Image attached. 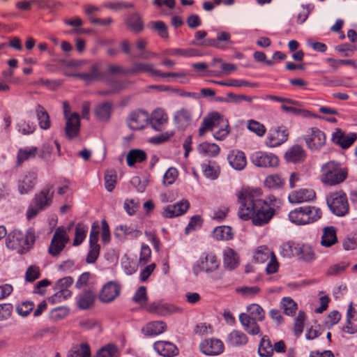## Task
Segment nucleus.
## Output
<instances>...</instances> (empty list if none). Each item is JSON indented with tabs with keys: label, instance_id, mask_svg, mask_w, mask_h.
Wrapping results in <instances>:
<instances>
[{
	"label": "nucleus",
	"instance_id": "864d4df0",
	"mask_svg": "<svg viewBox=\"0 0 357 357\" xmlns=\"http://www.w3.org/2000/svg\"><path fill=\"white\" fill-rule=\"evenodd\" d=\"M128 29L135 32H139L143 29V22L138 14H133L126 20Z\"/></svg>",
	"mask_w": 357,
	"mask_h": 357
},
{
	"label": "nucleus",
	"instance_id": "6e6d98bb",
	"mask_svg": "<svg viewBox=\"0 0 357 357\" xmlns=\"http://www.w3.org/2000/svg\"><path fill=\"white\" fill-rule=\"evenodd\" d=\"M202 170L204 175L211 179L217 178L220 174L219 167L215 162H208L204 164Z\"/></svg>",
	"mask_w": 357,
	"mask_h": 357
},
{
	"label": "nucleus",
	"instance_id": "aec40b11",
	"mask_svg": "<svg viewBox=\"0 0 357 357\" xmlns=\"http://www.w3.org/2000/svg\"><path fill=\"white\" fill-rule=\"evenodd\" d=\"M80 130V119L77 113H72L66 119L65 132L68 139L78 136Z\"/></svg>",
	"mask_w": 357,
	"mask_h": 357
},
{
	"label": "nucleus",
	"instance_id": "0e129e2a",
	"mask_svg": "<svg viewBox=\"0 0 357 357\" xmlns=\"http://www.w3.org/2000/svg\"><path fill=\"white\" fill-rule=\"evenodd\" d=\"M178 175V170L174 167L169 168L165 172L163 177V183L165 185L173 184L176 180Z\"/></svg>",
	"mask_w": 357,
	"mask_h": 357
},
{
	"label": "nucleus",
	"instance_id": "ddd939ff",
	"mask_svg": "<svg viewBox=\"0 0 357 357\" xmlns=\"http://www.w3.org/2000/svg\"><path fill=\"white\" fill-rule=\"evenodd\" d=\"M149 121L153 130L162 131L168 123L169 116L165 109L157 107L149 115Z\"/></svg>",
	"mask_w": 357,
	"mask_h": 357
},
{
	"label": "nucleus",
	"instance_id": "7c9ffc66",
	"mask_svg": "<svg viewBox=\"0 0 357 357\" xmlns=\"http://www.w3.org/2000/svg\"><path fill=\"white\" fill-rule=\"evenodd\" d=\"M223 264L226 268L233 270L239 264V256L231 248H226L223 251Z\"/></svg>",
	"mask_w": 357,
	"mask_h": 357
},
{
	"label": "nucleus",
	"instance_id": "dca6fc26",
	"mask_svg": "<svg viewBox=\"0 0 357 357\" xmlns=\"http://www.w3.org/2000/svg\"><path fill=\"white\" fill-rule=\"evenodd\" d=\"M315 199L316 192L311 188H301L294 190L288 196V200L291 204L309 202Z\"/></svg>",
	"mask_w": 357,
	"mask_h": 357
},
{
	"label": "nucleus",
	"instance_id": "bb28decb",
	"mask_svg": "<svg viewBox=\"0 0 357 357\" xmlns=\"http://www.w3.org/2000/svg\"><path fill=\"white\" fill-rule=\"evenodd\" d=\"M173 120L178 129L184 130L191 123V112L190 110L185 108L180 109L175 112Z\"/></svg>",
	"mask_w": 357,
	"mask_h": 357
},
{
	"label": "nucleus",
	"instance_id": "1a4fd4ad",
	"mask_svg": "<svg viewBox=\"0 0 357 357\" xmlns=\"http://www.w3.org/2000/svg\"><path fill=\"white\" fill-rule=\"evenodd\" d=\"M69 238L66 231L61 227L56 229L49 248V252L52 256L58 255L64 248Z\"/></svg>",
	"mask_w": 357,
	"mask_h": 357
},
{
	"label": "nucleus",
	"instance_id": "69168bd1",
	"mask_svg": "<svg viewBox=\"0 0 357 357\" xmlns=\"http://www.w3.org/2000/svg\"><path fill=\"white\" fill-rule=\"evenodd\" d=\"M348 265L344 262L331 265L326 271V275L328 276H335L342 273Z\"/></svg>",
	"mask_w": 357,
	"mask_h": 357
},
{
	"label": "nucleus",
	"instance_id": "4d7b16f0",
	"mask_svg": "<svg viewBox=\"0 0 357 357\" xmlns=\"http://www.w3.org/2000/svg\"><path fill=\"white\" fill-rule=\"evenodd\" d=\"M162 54L165 56H183L186 57L195 56L197 55L195 50L169 49L164 50Z\"/></svg>",
	"mask_w": 357,
	"mask_h": 357
},
{
	"label": "nucleus",
	"instance_id": "20e7f679",
	"mask_svg": "<svg viewBox=\"0 0 357 357\" xmlns=\"http://www.w3.org/2000/svg\"><path fill=\"white\" fill-rule=\"evenodd\" d=\"M322 216L321 209L315 206H305L296 208L289 213V220L297 225L313 223Z\"/></svg>",
	"mask_w": 357,
	"mask_h": 357
},
{
	"label": "nucleus",
	"instance_id": "49530a36",
	"mask_svg": "<svg viewBox=\"0 0 357 357\" xmlns=\"http://www.w3.org/2000/svg\"><path fill=\"white\" fill-rule=\"evenodd\" d=\"M231 35L226 31L219 32L217 38L213 40L212 45L218 48L225 49L228 47V45L231 44L230 41Z\"/></svg>",
	"mask_w": 357,
	"mask_h": 357
},
{
	"label": "nucleus",
	"instance_id": "72a5a7b5",
	"mask_svg": "<svg viewBox=\"0 0 357 357\" xmlns=\"http://www.w3.org/2000/svg\"><path fill=\"white\" fill-rule=\"evenodd\" d=\"M306 156L305 150L298 145H294L291 147L284 155L287 161L291 162H298L303 161Z\"/></svg>",
	"mask_w": 357,
	"mask_h": 357
},
{
	"label": "nucleus",
	"instance_id": "603ef678",
	"mask_svg": "<svg viewBox=\"0 0 357 357\" xmlns=\"http://www.w3.org/2000/svg\"><path fill=\"white\" fill-rule=\"evenodd\" d=\"M118 348L114 344H107L100 349L95 357H119Z\"/></svg>",
	"mask_w": 357,
	"mask_h": 357
},
{
	"label": "nucleus",
	"instance_id": "052dcab7",
	"mask_svg": "<svg viewBox=\"0 0 357 357\" xmlns=\"http://www.w3.org/2000/svg\"><path fill=\"white\" fill-rule=\"evenodd\" d=\"M247 128L259 137L264 136L266 132V128L262 123L253 119L248 121Z\"/></svg>",
	"mask_w": 357,
	"mask_h": 357
},
{
	"label": "nucleus",
	"instance_id": "4be33fe9",
	"mask_svg": "<svg viewBox=\"0 0 357 357\" xmlns=\"http://www.w3.org/2000/svg\"><path fill=\"white\" fill-rule=\"evenodd\" d=\"M37 174L34 172H26L18 181V190L20 194H27L31 191L36 183Z\"/></svg>",
	"mask_w": 357,
	"mask_h": 357
},
{
	"label": "nucleus",
	"instance_id": "4c0bfd02",
	"mask_svg": "<svg viewBox=\"0 0 357 357\" xmlns=\"http://www.w3.org/2000/svg\"><path fill=\"white\" fill-rule=\"evenodd\" d=\"M38 149L35 146L20 149L17 154V166H21L24 162L35 158Z\"/></svg>",
	"mask_w": 357,
	"mask_h": 357
},
{
	"label": "nucleus",
	"instance_id": "338daca9",
	"mask_svg": "<svg viewBox=\"0 0 357 357\" xmlns=\"http://www.w3.org/2000/svg\"><path fill=\"white\" fill-rule=\"evenodd\" d=\"M300 258L305 261H311L315 259L316 255L311 247L303 245L300 250Z\"/></svg>",
	"mask_w": 357,
	"mask_h": 357
},
{
	"label": "nucleus",
	"instance_id": "2f4dec72",
	"mask_svg": "<svg viewBox=\"0 0 357 357\" xmlns=\"http://www.w3.org/2000/svg\"><path fill=\"white\" fill-rule=\"evenodd\" d=\"M345 333L354 334L357 332V312L351 303L347 311V322L343 328Z\"/></svg>",
	"mask_w": 357,
	"mask_h": 357
},
{
	"label": "nucleus",
	"instance_id": "f8f14e48",
	"mask_svg": "<svg viewBox=\"0 0 357 357\" xmlns=\"http://www.w3.org/2000/svg\"><path fill=\"white\" fill-rule=\"evenodd\" d=\"M190 204L188 199H183L174 204H169L165 206L162 215L165 218H174L184 215L190 208Z\"/></svg>",
	"mask_w": 357,
	"mask_h": 357
},
{
	"label": "nucleus",
	"instance_id": "bf43d9fd",
	"mask_svg": "<svg viewBox=\"0 0 357 357\" xmlns=\"http://www.w3.org/2000/svg\"><path fill=\"white\" fill-rule=\"evenodd\" d=\"M140 231L135 229L132 226L120 225L116 228L115 236L117 237H124L129 235L137 236Z\"/></svg>",
	"mask_w": 357,
	"mask_h": 357
},
{
	"label": "nucleus",
	"instance_id": "4468645a",
	"mask_svg": "<svg viewBox=\"0 0 357 357\" xmlns=\"http://www.w3.org/2000/svg\"><path fill=\"white\" fill-rule=\"evenodd\" d=\"M199 349L206 355L218 356L224 351L225 346L219 339L208 338L200 342Z\"/></svg>",
	"mask_w": 357,
	"mask_h": 357
},
{
	"label": "nucleus",
	"instance_id": "8fccbe9b",
	"mask_svg": "<svg viewBox=\"0 0 357 357\" xmlns=\"http://www.w3.org/2000/svg\"><path fill=\"white\" fill-rule=\"evenodd\" d=\"M88 227L83 223H78L75 227V238L73 241V245L77 246L80 245L86 236Z\"/></svg>",
	"mask_w": 357,
	"mask_h": 357
},
{
	"label": "nucleus",
	"instance_id": "f03ea898",
	"mask_svg": "<svg viewBox=\"0 0 357 357\" xmlns=\"http://www.w3.org/2000/svg\"><path fill=\"white\" fill-rule=\"evenodd\" d=\"M36 232L33 227H29L24 234L20 230L10 232L6 238V247L20 255L27 253L33 246L36 240Z\"/></svg>",
	"mask_w": 357,
	"mask_h": 357
},
{
	"label": "nucleus",
	"instance_id": "a18cd8bd",
	"mask_svg": "<svg viewBox=\"0 0 357 357\" xmlns=\"http://www.w3.org/2000/svg\"><path fill=\"white\" fill-rule=\"evenodd\" d=\"M258 353L261 357H271L273 354V347L271 342L266 336L261 338Z\"/></svg>",
	"mask_w": 357,
	"mask_h": 357
},
{
	"label": "nucleus",
	"instance_id": "2eb2a0df",
	"mask_svg": "<svg viewBox=\"0 0 357 357\" xmlns=\"http://www.w3.org/2000/svg\"><path fill=\"white\" fill-rule=\"evenodd\" d=\"M129 73L132 74L146 73L151 77L162 78L163 72L158 69L154 63L135 62L132 63L131 68L129 70Z\"/></svg>",
	"mask_w": 357,
	"mask_h": 357
},
{
	"label": "nucleus",
	"instance_id": "5fc2aeb1",
	"mask_svg": "<svg viewBox=\"0 0 357 357\" xmlns=\"http://www.w3.org/2000/svg\"><path fill=\"white\" fill-rule=\"evenodd\" d=\"M132 301L139 305L142 308H144L148 301L146 288L144 286H141L138 288L132 297Z\"/></svg>",
	"mask_w": 357,
	"mask_h": 357
},
{
	"label": "nucleus",
	"instance_id": "e433bc0d",
	"mask_svg": "<svg viewBox=\"0 0 357 357\" xmlns=\"http://www.w3.org/2000/svg\"><path fill=\"white\" fill-rule=\"evenodd\" d=\"M229 127L228 121L220 114V119L215 126L218 130L214 132V138L217 140H224L229 133Z\"/></svg>",
	"mask_w": 357,
	"mask_h": 357
},
{
	"label": "nucleus",
	"instance_id": "a211bd4d",
	"mask_svg": "<svg viewBox=\"0 0 357 357\" xmlns=\"http://www.w3.org/2000/svg\"><path fill=\"white\" fill-rule=\"evenodd\" d=\"M149 121V114L144 110H137L131 112L128 117V126L132 130L144 128Z\"/></svg>",
	"mask_w": 357,
	"mask_h": 357
},
{
	"label": "nucleus",
	"instance_id": "f3484780",
	"mask_svg": "<svg viewBox=\"0 0 357 357\" xmlns=\"http://www.w3.org/2000/svg\"><path fill=\"white\" fill-rule=\"evenodd\" d=\"M121 287L116 282H109L103 286L99 294V298L104 303H109L117 298L121 292Z\"/></svg>",
	"mask_w": 357,
	"mask_h": 357
},
{
	"label": "nucleus",
	"instance_id": "09e8293b",
	"mask_svg": "<svg viewBox=\"0 0 357 357\" xmlns=\"http://www.w3.org/2000/svg\"><path fill=\"white\" fill-rule=\"evenodd\" d=\"M94 298V294L91 291H84L79 296L77 301L78 307L83 310L89 308L93 305Z\"/></svg>",
	"mask_w": 357,
	"mask_h": 357
},
{
	"label": "nucleus",
	"instance_id": "39448f33",
	"mask_svg": "<svg viewBox=\"0 0 357 357\" xmlns=\"http://www.w3.org/2000/svg\"><path fill=\"white\" fill-rule=\"evenodd\" d=\"M327 204L331 211L337 216H344L349 213V204L343 190L331 192L327 197Z\"/></svg>",
	"mask_w": 357,
	"mask_h": 357
},
{
	"label": "nucleus",
	"instance_id": "3c124183",
	"mask_svg": "<svg viewBox=\"0 0 357 357\" xmlns=\"http://www.w3.org/2000/svg\"><path fill=\"white\" fill-rule=\"evenodd\" d=\"M190 73L185 71L162 73V78H173L181 84H186L190 82L188 76Z\"/></svg>",
	"mask_w": 357,
	"mask_h": 357
},
{
	"label": "nucleus",
	"instance_id": "c85d7f7f",
	"mask_svg": "<svg viewBox=\"0 0 357 357\" xmlns=\"http://www.w3.org/2000/svg\"><path fill=\"white\" fill-rule=\"evenodd\" d=\"M220 119V114L218 112H213L206 116L199 128V135L202 137L209 131L213 130Z\"/></svg>",
	"mask_w": 357,
	"mask_h": 357
},
{
	"label": "nucleus",
	"instance_id": "58836bf2",
	"mask_svg": "<svg viewBox=\"0 0 357 357\" xmlns=\"http://www.w3.org/2000/svg\"><path fill=\"white\" fill-rule=\"evenodd\" d=\"M36 114L40 128L43 130L49 129L51 126V121L46 109L42 105H37L36 107Z\"/></svg>",
	"mask_w": 357,
	"mask_h": 357
},
{
	"label": "nucleus",
	"instance_id": "6ab92c4d",
	"mask_svg": "<svg viewBox=\"0 0 357 357\" xmlns=\"http://www.w3.org/2000/svg\"><path fill=\"white\" fill-rule=\"evenodd\" d=\"M53 195V186L47 185L40 192L36 194L33 203L43 210L52 203Z\"/></svg>",
	"mask_w": 357,
	"mask_h": 357
},
{
	"label": "nucleus",
	"instance_id": "7ed1b4c3",
	"mask_svg": "<svg viewBox=\"0 0 357 357\" xmlns=\"http://www.w3.org/2000/svg\"><path fill=\"white\" fill-rule=\"evenodd\" d=\"M321 181L328 185H338L346 180L348 169L338 162L330 161L321 167Z\"/></svg>",
	"mask_w": 357,
	"mask_h": 357
},
{
	"label": "nucleus",
	"instance_id": "774afa93",
	"mask_svg": "<svg viewBox=\"0 0 357 357\" xmlns=\"http://www.w3.org/2000/svg\"><path fill=\"white\" fill-rule=\"evenodd\" d=\"M36 130V125L31 121H23L18 124V130L23 135L32 134Z\"/></svg>",
	"mask_w": 357,
	"mask_h": 357
},
{
	"label": "nucleus",
	"instance_id": "0eeeda50",
	"mask_svg": "<svg viewBox=\"0 0 357 357\" xmlns=\"http://www.w3.org/2000/svg\"><path fill=\"white\" fill-rule=\"evenodd\" d=\"M250 160L254 165L263 168L277 167L280 162L277 155L264 151L254 153L251 155Z\"/></svg>",
	"mask_w": 357,
	"mask_h": 357
},
{
	"label": "nucleus",
	"instance_id": "412c9836",
	"mask_svg": "<svg viewBox=\"0 0 357 357\" xmlns=\"http://www.w3.org/2000/svg\"><path fill=\"white\" fill-rule=\"evenodd\" d=\"M229 165L236 170H243L247 165L246 156L242 151L234 149L227 155Z\"/></svg>",
	"mask_w": 357,
	"mask_h": 357
},
{
	"label": "nucleus",
	"instance_id": "9b49d317",
	"mask_svg": "<svg viewBox=\"0 0 357 357\" xmlns=\"http://www.w3.org/2000/svg\"><path fill=\"white\" fill-rule=\"evenodd\" d=\"M288 137V130L284 126H279L269 131L265 144L271 148L277 147L285 142Z\"/></svg>",
	"mask_w": 357,
	"mask_h": 357
},
{
	"label": "nucleus",
	"instance_id": "680f3d73",
	"mask_svg": "<svg viewBox=\"0 0 357 357\" xmlns=\"http://www.w3.org/2000/svg\"><path fill=\"white\" fill-rule=\"evenodd\" d=\"M306 315L303 312H299L298 316L294 319V333L296 336L300 335L303 331L305 325Z\"/></svg>",
	"mask_w": 357,
	"mask_h": 357
},
{
	"label": "nucleus",
	"instance_id": "a19ab883",
	"mask_svg": "<svg viewBox=\"0 0 357 357\" xmlns=\"http://www.w3.org/2000/svg\"><path fill=\"white\" fill-rule=\"evenodd\" d=\"M285 184V179L278 174L267 176L264 181V185L269 189L282 188Z\"/></svg>",
	"mask_w": 357,
	"mask_h": 357
},
{
	"label": "nucleus",
	"instance_id": "c756f323",
	"mask_svg": "<svg viewBox=\"0 0 357 357\" xmlns=\"http://www.w3.org/2000/svg\"><path fill=\"white\" fill-rule=\"evenodd\" d=\"M144 309L151 314L159 316H165L172 312L170 306L168 304L160 301L146 304Z\"/></svg>",
	"mask_w": 357,
	"mask_h": 357
},
{
	"label": "nucleus",
	"instance_id": "e2e57ef3",
	"mask_svg": "<svg viewBox=\"0 0 357 357\" xmlns=\"http://www.w3.org/2000/svg\"><path fill=\"white\" fill-rule=\"evenodd\" d=\"M281 304L284 313L287 315H293L297 310V304L290 298H284Z\"/></svg>",
	"mask_w": 357,
	"mask_h": 357
},
{
	"label": "nucleus",
	"instance_id": "423d86ee",
	"mask_svg": "<svg viewBox=\"0 0 357 357\" xmlns=\"http://www.w3.org/2000/svg\"><path fill=\"white\" fill-rule=\"evenodd\" d=\"M303 140L309 150L319 151L326 144V135L319 128L312 127L307 130Z\"/></svg>",
	"mask_w": 357,
	"mask_h": 357
},
{
	"label": "nucleus",
	"instance_id": "b1692460",
	"mask_svg": "<svg viewBox=\"0 0 357 357\" xmlns=\"http://www.w3.org/2000/svg\"><path fill=\"white\" fill-rule=\"evenodd\" d=\"M167 324L162 321H153L146 323L142 328L145 336H156L163 333L167 330Z\"/></svg>",
	"mask_w": 357,
	"mask_h": 357
},
{
	"label": "nucleus",
	"instance_id": "37998d69",
	"mask_svg": "<svg viewBox=\"0 0 357 357\" xmlns=\"http://www.w3.org/2000/svg\"><path fill=\"white\" fill-rule=\"evenodd\" d=\"M274 255V252L267 246L260 245L254 252L253 258L257 263H264Z\"/></svg>",
	"mask_w": 357,
	"mask_h": 357
},
{
	"label": "nucleus",
	"instance_id": "a878e982",
	"mask_svg": "<svg viewBox=\"0 0 357 357\" xmlns=\"http://www.w3.org/2000/svg\"><path fill=\"white\" fill-rule=\"evenodd\" d=\"M154 349L161 356L172 357L178 354L176 346L168 341H157L153 345Z\"/></svg>",
	"mask_w": 357,
	"mask_h": 357
},
{
	"label": "nucleus",
	"instance_id": "79ce46f5",
	"mask_svg": "<svg viewBox=\"0 0 357 357\" xmlns=\"http://www.w3.org/2000/svg\"><path fill=\"white\" fill-rule=\"evenodd\" d=\"M199 153L208 157H215L220 151V146L215 143L203 142L197 147Z\"/></svg>",
	"mask_w": 357,
	"mask_h": 357
},
{
	"label": "nucleus",
	"instance_id": "cd10ccee",
	"mask_svg": "<svg viewBox=\"0 0 357 357\" xmlns=\"http://www.w3.org/2000/svg\"><path fill=\"white\" fill-rule=\"evenodd\" d=\"M337 229L333 226L326 227L322 229L320 244L325 248H331L337 243Z\"/></svg>",
	"mask_w": 357,
	"mask_h": 357
},
{
	"label": "nucleus",
	"instance_id": "f257e3e1",
	"mask_svg": "<svg viewBox=\"0 0 357 357\" xmlns=\"http://www.w3.org/2000/svg\"><path fill=\"white\" fill-rule=\"evenodd\" d=\"M236 195L239 204L238 215L243 220H251L255 226L262 227L268 224L275 214L273 206L279 200L273 195L263 199L261 188L243 186Z\"/></svg>",
	"mask_w": 357,
	"mask_h": 357
},
{
	"label": "nucleus",
	"instance_id": "ea45409f",
	"mask_svg": "<svg viewBox=\"0 0 357 357\" xmlns=\"http://www.w3.org/2000/svg\"><path fill=\"white\" fill-rule=\"evenodd\" d=\"M147 158L145 151L141 149L130 150L126 157L127 164L129 167L134 166L136 163L145 161Z\"/></svg>",
	"mask_w": 357,
	"mask_h": 357
},
{
	"label": "nucleus",
	"instance_id": "f704fd0d",
	"mask_svg": "<svg viewBox=\"0 0 357 357\" xmlns=\"http://www.w3.org/2000/svg\"><path fill=\"white\" fill-rule=\"evenodd\" d=\"M112 105L109 102H105L96 105L94 113L96 118L102 121H107L111 117Z\"/></svg>",
	"mask_w": 357,
	"mask_h": 357
},
{
	"label": "nucleus",
	"instance_id": "c9c22d12",
	"mask_svg": "<svg viewBox=\"0 0 357 357\" xmlns=\"http://www.w3.org/2000/svg\"><path fill=\"white\" fill-rule=\"evenodd\" d=\"M75 76L79 77L80 79L86 81L91 82L95 80H100L103 79V73L100 70V64L94 63L91 66L90 72L88 73H79L75 75Z\"/></svg>",
	"mask_w": 357,
	"mask_h": 357
},
{
	"label": "nucleus",
	"instance_id": "13d9d810",
	"mask_svg": "<svg viewBox=\"0 0 357 357\" xmlns=\"http://www.w3.org/2000/svg\"><path fill=\"white\" fill-rule=\"evenodd\" d=\"M117 175L116 171L113 169L107 170L105 173V186L109 191L112 192L116 184Z\"/></svg>",
	"mask_w": 357,
	"mask_h": 357
},
{
	"label": "nucleus",
	"instance_id": "de8ad7c7",
	"mask_svg": "<svg viewBox=\"0 0 357 357\" xmlns=\"http://www.w3.org/2000/svg\"><path fill=\"white\" fill-rule=\"evenodd\" d=\"M248 315H250L252 319H257L259 321H262L265 319V311L264 309L257 303H252L247 307Z\"/></svg>",
	"mask_w": 357,
	"mask_h": 357
},
{
	"label": "nucleus",
	"instance_id": "473e14b6",
	"mask_svg": "<svg viewBox=\"0 0 357 357\" xmlns=\"http://www.w3.org/2000/svg\"><path fill=\"white\" fill-rule=\"evenodd\" d=\"M248 342V336L239 330H234L228 335L227 338V343L232 347L244 346Z\"/></svg>",
	"mask_w": 357,
	"mask_h": 357
},
{
	"label": "nucleus",
	"instance_id": "393cba45",
	"mask_svg": "<svg viewBox=\"0 0 357 357\" xmlns=\"http://www.w3.org/2000/svg\"><path fill=\"white\" fill-rule=\"evenodd\" d=\"M239 321L248 333L252 335L259 334L261 329L257 324V319H252L247 313H241L239 315Z\"/></svg>",
	"mask_w": 357,
	"mask_h": 357
},
{
	"label": "nucleus",
	"instance_id": "9d476101",
	"mask_svg": "<svg viewBox=\"0 0 357 357\" xmlns=\"http://www.w3.org/2000/svg\"><path fill=\"white\" fill-rule=\"evenodd\" d=\"M220 266V261L213 253H208L202 257L197 264L194 267V271L197 274L200 271L212 273L218 270Z\"/></svg>",
	"mask_w": 357,
	"mask_h": 357
},
{
	"label": "nucleus",
	"instance_id": "5701e85b",
	"mask_svg": "<svg viewBox=\"0 0 357 357\" xmlns=\"http://www.w3.org/2000/svg\"><path fill=\"white\" fill-rule=\"evenodd\" d=\"M356 139L357 135L356 133L353 132L346 135L339 129L333 134L332 137L333 142L342 149L350 147Z\"/></svg>",
	"mask_w": 357,
	"mask_h": 357
},
{
	"label": "nucleus",
	"instance_id": "6e6552de",
	"mask_svg": "<svg viewBox=\"0 0 357 357\" xmlns=\"http://www.w3.org/2000/svg\"><path fill=\"white\" fill-rule=\"evenodd\" d=\"M99 232V225L98 222H94L91 227L89 236L90 248L86 257V262L88 264L94 263L100 255V247L98 243Z\"/></svg>",
	"mask_w": 357,
	"mask_h": 357
},
{
	"label": "nucleus",
	"instance_id": "c03bdc74",
	"mask_svg": "<svg viewBox=\"0 0 357 357\" xmlns=\"http://www.w3.org/2000/svg\"><path fill=\"white\" fill-rule=\"evenodd\" d=\"M213 237L218 241H229L233 238V232L230 227H217L213 232Z\"/></svg>",
	"mask_w": 357,
	"mask_h": 357
}]
</instances>
